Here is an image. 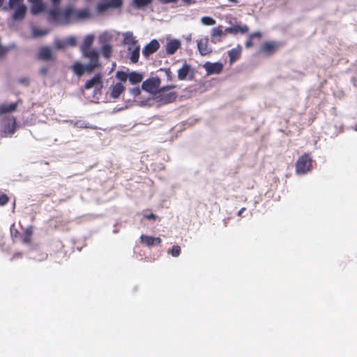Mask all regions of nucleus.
I'll list each match as a JSON object with an SVG mask.
<instances>
[{
    "instance_id": "obj_1",
    "label": "nucleus",
    "mask_w": 357,
    "mask_h": 357,
    "mask_svg": "<svg viewBox=\"0 0 357 357\" xmlns=\"http://www.w3.org/2000/svg\"><path fill=\"white\" fill-rule=\"evenodd\" d=\"M5 11L13 10L12 19L14 21H22L27 13V6L24 0H9L8 6L3 8Z\"/></svg>"
},
{
    "instance_id": "obj_2",
    "label": "nucleus",
    "mask_w": 357,
    "mask_h": 357,
    "mask_svg": "<svg viewBox=\"0 0 357 357\" xmlns=\"http://www.w3.org/2000/svg\"><path fill=\"white\" fill-rule=\"evenodd\" d=\"M62 17L65 23L69 24L89 18L90 13L87 9L75 10L69 7L61 13Z\"/></svg>"
},
{
    "instance_id": "obj_3",
    "label": "nucleus",
    "mask_w": 357,
    "mask_h": 357,
    "mask_svg": "<svg viewBox=\"0 0 357 357\" xmlns=\"http://www.w3.org/2000/svg\"><path fill=\"white\" fill-rule=\"evenodd\" d=\"M312 168V160L307 154L302 155L296 162V172L304 174L310 171Z\"/></svg>"
},
{
    "instance_id": "obj_4",
    "label": "nucleus",
    "mask_w": 357,
    "mask_h": 357,
    "mask_svg": "<svg viewBox=\"0 0 357 357\" xmlns=\"http://www.w3.org/2000/svg\"><path fill=\"white\" fill-rule=\"evenodd\" d=\"M176 85H167L161 88L158 91V97L160 98V100L163 103H169L174 101L177 97L176 93L175 92H168V91L171 89H174Z\"/></svg>"
},
{
    "instance_id": "obj_5",
    "label": "nucleus",
    "mask_w": 357,
    "mask_h": 357,
    "mask_svg": "<svg viewBox=\"0 0 357 357\" xmlns=\"http://www.w3.org/2000/svg\"><path fill=\"white\" fill-rule=\"evenodd\" d=\"M160 84V79L158 77H153L143 82L142 89L151 93H158Z\"/></svg>"
},
{
    "instance_id": "obj_6",
    "label": "nucleus",
    "mask_w": 357,
    "mask_h": 357,
    "mask_svg": "<svg viewBox=\"0 0 357 357\" xmlns=\"http://www.w3.org/2000/svg\"><path fill=\"white\" fill-rule=\"evenodd\" d=\"M96 68L95 66L90 63L82 64L79 62H76L73 66L74 73L79 77L85 73H91Z\"/></svg>"
},
{
    "instance_id": "obj_7",
    "label": "nucleus",
    "mask_w": 357,
    "mask_h": 357,
    "mask_svg": "<svg viewBox=\"0 0 357 357\" xmlns=\"http://www.w3.org/2000/svg\"><path fill=\"white\" fill-rule=\"evenodd\" d=\"M3 132L6 135L14 133L15 130V119L13 116H8L1 123Z\"/></svg>"
},
{
    "instance_id": "obj_8",
    "label": "nucleus",
    "mask_w": 357,
    "mask_h": 357,
    "mask_svg": "<svg viewBox=\"0 0 357 357\" xmlns=\"http://www.w3.org/2000/svg\"><path fill=\"white\" fill-rule=\"evenodd\" d=\"M84 58L88 59L90 64L93 65L96 68L100 66L99 61V52L95 50H92L86 52L82 53Z\"/></svg>"
},
{
    "instance_id": "obj_9",
    "label": "nucleus",
    "mask_w": 357,
    "mask_h": 357,
    "mask_svg": "<svg viewBox=\"0 0 357 357\" xmlns=\"http://www.w3.org/2000/svg\"><path fill=\"white\" fill-rule=\"evenodd\" d=\"M159 47L160 43L157 40L153 39L144 47L142 50V54L144 57L147 58L155 53Z\"/></svg>"
},
{
    "instance_id": "obj_10",
    "label": "nucleus",
    "mask_w": 357,
    "mask_h": 357,
    "mask_svg": "<svg viewBox=\"0 0 357 357\" xmlns=\"http://www.w3.org/2000/svg\"><path fill=\"white\" fill-rule=\"evenodd\" d=\"M54 8L49 11L50 20L54 22H60L61 20V13L58 8V6L61 0H51Z\"/></svg>"
},
{
    "instance_id": "obj_11",
    "label": "nucleus",
    "mask_w": 357,
    "mask_h": 357,
    "mask_svg": "<svg viewBox=\"0 0 357 357\" xmlns=\"http://www.w3.org/2000/svg\"><path fill=\"white\" fill-rule=\"evenodd\" d=\"M226 33L227 32L225 31V29L223 31L221 26L212 29L211 33V42L215 44L221 42Z\"/></svg>"
},
{
    "instance_id": "obj_12",
    "label": "nucleus",
    "mask_w": 357,
    "mask_h": 357,
    "mask_svg": "<svg viewBox=\"0 0 357 357\" xmlns=\"http://www.w3.org/2000/svg\"><path fill=\"white\" fill-rule=\"evenodd\" d=\"M197 48L200 54L202 56H206L212 51L211 48L208 46V39L207 37L197 40Z\"/></svg>"
},
{
    "instance_id": "obj_13",
    "label": "nucleus",
    "mask_w": 357,
    "mask_h": 357,
    "mask_svg": "<svg viewBox=\"0 0 357 357\" xmlns=\"http://www.w3.org/2000/svg\"><path fill=\"white\" fill-rule=\"evenodd\" d=\"M204 68L207 72L208 75L219 74L223 69V66L220 63H210L206 62L204 65Z\"/></svg>"
},
{
    "instance_id": "obj_14",
    "label": "nucleus",
    "mask_w": 357,
    "mask_h": 357,
    "mask_svg": "<svg viewBox=\"0 0 357 357\" xmlns=\"http://www.w3.org/2000/svg\"><path fill=\"white\" fill-rule=\"evenodd\" d=\"M161 238L159 237H153L142 234L140 236V242L147 247H151L153 245H158L161 243Z\"/></svg>"
},
{
    "instance_id": "obj_15",
    "label": "nucleus",
    "mask_w": 357,
    "mask_h": 357,
    "mask_svg": "<svg viewBox=\"0 0 357 357\" xmlns=\"http://www.w3.org/2000/svg\"><path fill=\"white\" fill-rule=\"evenodd\" d=\"M249 31V27L244 24V25H240V24H234L230 27H227L225 29V31L228 33L236 35L238 33L241 34H245L248 33Z\"/></svg>"
},
{
    "instance_id": "obj_16",
    "label": "nucleus",
    "mask_w": 357,
    "mask_h": 357,
    "mask_svg": "<svg viewBox=\"0 0 357 357\" xmlns=\"http://www.w3.org/2000/svg\"><path fill=\"white\" fill-rule=\"evenodd\" d=\"M191 67L188 65L186 63L183 64L182 68L178 70V78L180 80H184L186 79H192V76H190L191 73Z\"/></svg>"
},
{
    "instance_id": "obj_17",
    "label": "nucleus",
    "mask_w": 357,
    "mask_h": 357,
    "mask_svg": "<svg viewBox=\"0 0 357 357\" xmlns=\"http://www.w3.org/2000/svg\"><path fill=\"white\" fill-rule=\"evenodd\" d=\"M123 44L128 47H135L137 45V40L134 36L133 33L131 31H126L123 33Z\"/></svg>"
},
{
    "instance_id": "obj_18",
    "label": "nucleus",
    "mask_w": 357,
    "mask_h": 357,
    "mask_svg": "<svg viewBox=\"0 0 357 357\" xmlns=\"http://www.w3.org/2000/svg\"><path fill=\"white\" fill-rule=\"evenodd\" d=\"M94 36L93 34H89L85 36L82 45L80 46V50L82 54L93 49H90L94 41Z\"/></svg>"
},
{
    "instance_id": "obj_19",
    "label": "nucleus",
    "mask_w": 357,
    "mask_h": 357,
    "mask_svg": "<svg viewBox=\"0 0 357 357\" xmlns=\"http://www.w3.org/2000/svg\"><path fill=\"white\" fill-rule=\"evenodd\" d=\"M128 51L130 61L133 63H137L139 58L140 46L136 45L134 48L128 47Z\"/></svg>"
},
{
    "instance_id": "obj_20",
    "label": "nucleus",
    "mask_w": 357,
    "mask_h": 357,
    "mask_svg": "<svg viewBox=\"0 0 357 357\" xmlns=\"http://www.w3.org/2000/svg\"><path fill=\"white\" fill-rule=\"evenodd\" d=\"M181 47V42L178 40H172L166 45V52L168 54H173Z\"/></svg>"
},
{
    "instance_id": "obj_21",
    "label": "nucleus",
    "mask_w": 357,
    "mask_h": 357,
    "mask_svg": "<svg viewBox=\"0 0 357 357\" xmlns=\"http://www.w3.org/2000/svg\"><path fill=\"white\" fill-rule=\"evenodd\" d=\"M125 86L122 83L119 82L115 84L111 87V93L110 96L113 98H118L120 95L124 91Z\"/></svg>"
},
{
    "instance_id": "obj_22",
    "label": "nucleus",
    "mask_w": 357,
    "mask_h": 357,
    "mask_svg": "<svg viewBox=\"0 0 357 357\" xmlns=\"http://www.w3.org/2000/svg\"><path fill=\"white\" fill-rule=\"evenodd\" d=\"M38 58L42 60H51L52 59V51L49 47H43L39 50Z\"/></svg>"
},
{
    "instance_id": "obj_23",
    "label": "nucleus",
    "mask_w": 357,
    "mask_h": 357,
    "mask_svg": "<svg viewBox=\"0 0 357 357\" xmlns=\"http://www.w3.org/2000/svg\"><path fill=\"white\" fill-rule=\"evenodd\" d=\"M241 53V47L240 45H238L236 48H234L228 52L231 65L240 57Z\"/></svg>"
},
{
    "instance_id": "obj_24",
    "label": "nucleus",
    "mask_w": 357,
    "mask_h": 357,
    "mask_svg": "<svg viewBox=\"0 0 357 357\" xmlns=\"http://www.w3.org/2000/svg\"><path fill=\"white\" fill-rule=\"evenodd\" d=\"M102 75L100 74H96L93 78L88 80L85 84V89H90L95 86L96 84H100L101 82Z\"/></svg>"
},
{
    "instance_id": "obj_25",
    "label": "nucleus",
    "mask_w": 357,
    "mask_h": 357,
    "mask_svg": "<svg viewBox=\"0 0 357 357\" xmlns=\"http://www.w3.org/2000/svg\"><path fill=\"white\" fill-rule=\"evenodd\" d=\"M17 103L13 102L8 105L3 104L0 105V115H3L6 113H10L16 109Z\"/></svg>"
},
{
    "instance_id": "obj_26",
    "label": "nucleus",
    "mask_w": 357,
    "mask_h": 357,
    "mask_svg": "<svg viewBox=\"0 0 357 357\" xmlns=\"http://www.w3.org/2000/svg\"><path fill=\"white\" fill-rule=\"evenodd\" d=\"M142 79L143 75L139 73L133 71L129 73L128 80L132 84H138L141 82Z\"/></svg>"
},
{
    "instance_id": "obj_27",
    "label": "nucleus",
    "mask_w": 357,
    "mask_h": 357,
    "mask_svg": "<svg viewBox=\"0 0 357 357\" xmlns=\"http://www.w3.org/2000/svg\"><path fill=\"white\" fill-rule=\"evenodd\" d=\"M32 3L31 13L33 15H37L45 9V6L43 2H31Z\"/></svg>"
},
{
    "instance_id": "obj_28",
    "label": "nucleus",
    "mask_w": 357,
    "mask_h": 357,
    "mask_svg": "<svg viewBox=\"0 0 357 357\" xmlns=\"http://www.w3.org/2000/svg\"><path fill=\"white\" fill-rule=\"evenodd\" d=\"M32 234H33L32 227H29L26 228L22 236V243H29L31 242Z\"/></svg>"
},
{
    "instance_id": "obj_29",
    "label": "nucleus",
    "mask_w": 357,
    "mask_h": 357,
    "mask_svg": "<svg viewBox=\"0 0 357 357\" xmlns=\"http://www.w3.org/2000/svg\"><path fill=\"white\" fill-rule=\"evenodd\" d=\"M152 1L153 0H132V2L135 8L142 9L151 4Z\"/></svg>"
},
{
    "instance_id": "obj_30",
    "label": "nucleus",
    "mask_w": 357,
    "mask_h": 357,
    "mask_svg": "<svg viewBox=\"0 0 357 357\" xmlns=\"http://www.w3.org/2000/svg\"><path fill=\"white\" fill-rule=\"evenodd\" d=\"M101 52L105 58H110L112 53V46L110 44H105L102 46Z\"/></svg>"
},
{
    "instance_id": "obj_31",
    "label": "nucleus",
    "mask_w": 357,
    "mask_h": 357,
    "mask_svg": "<svg viewBox=\"0 0 357 357\" xmlns=\"http://www.w3.org/2000/svg\"><path fill=\"white\" fill-rule=\"evenodd\" d=\"M112 38V35L108 32H104L100 34L98 37L99 43L102 45L105 44H109V41Z\"/></svg>"
},
{
    "instance_id": "obj_32",
    "label": "nucleus",
    "mask_w": 357,
    "mask_h": 357,
    "mask_svg": "<svg viewBox=\"0 0 357 357\" xmlns=\"http://www.w3.org/2000/svg\"><path fill=\"white\" fill-rule=\"evenodd\" d=\"M275 48H276L275 43H272V42H266L262 45L261 50L262 52L271 53Z\"/></svg>"
},
{
    "instance_id": "obj_33",
    "label": "nucleus",
    "mask_w": 357,
    "mask_h": 357,
    "mask_svg": "<svg viewBox=\"0 0 357 357\" xmlns=\"http://www.w3.org/2000/svg\"><path fill=\"white\" fill-rule=\"evenodd\" d=\"M50 33L49 29H39L37 28H33L32 30V34L33 37H40L45 36Z\"/></svg>"
},
{
    "instance_id": "obj_34",
    "label": "nucleus",
    "mask_w": 357,
    "mask_h": 357,
    "mask_svg": "<svg viewBox=\"0 0 357 357\" xmlns=\"http://www.w3.org/2000/svg\"><path fill=\"white\" fill-rule=\"evenodd\" d=\"M109 8H111V7H110L108 1L99 3L97 6V11L99 13H102Z\"/></svg>"
},
{
    "instance_id": "obj_35",
    "label": "nucleus",
    "mask_w": 357,
    "mask_h": 357,
    "mask_svg": "<svg viewBox=\"0 0 357 357\" xmlns=\"http://www.w3.org/2000/svg\"><path fill=\"white\" fill-rule=\"evenodd\" d=\"M116 77L121 82H126L129 77V73H126L123 71H117L116 73Z\"/></svg>"
},
{
    "instance_id": "obj_36",
    "label": "nucleus",
    "mask_w": 357,
    "mask_h": 357,
    "mask_svg": "<svg viewBox=\"0 0 357 357\" xmlns=\"http://www.w3.org/2000/svg\"><path fill=\"white\" fill-rule=\"evenodd\" d=\"M201 22L204 25H214L215 24V20L211 17L205 16L201 18Z\"/></svg>"
},
{
    "instance_id": "obj_37",
    "label": "nucleus",
    "mask_w": 357,
    "mask_h": 357,
    "mask_svg": "<svg viewBox=\"0 0 357 357\" xmlns=\"http://www.w3.org/2000/svg\"><path fill=\"white\" fill-rule=\"evenodd\" d=\"M108 2L111 8H119L122 6L123 0H109Z\"/></svg>"
},
{
    "instance_id": "obj_38",
    "label": "nucleus",
    "mask_w": 357,
    "mask_h": 357,
    "mask_svg": "<svg viewBox=\"0 0 357 357\" xmlns=\"http://www.w3.org/2000/svg\"><path fill=\"white\" fill-rule=\"evenodd\" d=\"M66 47L75 46L77 44V38L75 36H69L65 39Z\"/></svg>"
},
{
    "instance_id": "obj_39",
    "label": "nucleus",
    "mask_w": 357,
    "mask_h": 357,
    "mask_svg": "<svg viewBox=\"0 0 357 357\" xmlns=\"http://www.w3.org/2000/svg\"><path fill=\"white\" fill-rule=\"evenodd\" d=\"M54 45H55L56 48L59 49V50H61V49L66 47L65 39L63 40H59V39L55 40Z\"/></svg>"
},
{
    "instance_id": "obj_40",
    "label": "nucleus",
    "mask_w": 357,
    "mask_h": 357,
    "mask_svg": "<svg viewBox=\"0 0 357 357\" xmlns=\"http://www.w3.org/2000/svg\"><path fill=\"white\" fill-rule=\"evenodd\" d=\"M170 253L174 257H178L181 253V248L178 245H174Z\"/></svg>"
},
{
    "instance_id": "obj_41",
    "label": "nucleus",
    "mask_w": 357,
    "mask_h": 357,
    "mask_svg": "<svg viewBox=\"0 0 357 357\" xmlns=\"http://www.w3.org/2000/svg\"><path fill=\"white\" fill-rule=\"evenodd\" d=\"M129 92L134 97H137L140 94L141 90L139 87H135L130 89Z\"/></svg>"
},
{
    "instance_id": "obj_42",
    "label": "nucleus",
    "mask_w": 357,
    "mask_h": 357,
    "mask_svg": "<svg viewBox=\"0 0 357 357\" xmlns=\"http://www.w3.org/2000/svg\"><path fill=\"white\" fill-rule=\"evenodd\" d=\"M8 202V197L5 194H0V205H5Z\"/></svg>"
},
{
    "instance_id": "obj_43",
    "label": "nucleus",
    "mask_w": 357,
    "mask_h": 357,
    "mask_svg": "<svg viewBox=\"0 0 357 357\" xmlns=\"http://www.w3.org/2000/svg\"><path fill=\"white\" fill-rule=\"evenodd\" d=\"M143 215L145 218L149 219V220H155L156 215L153 213H147L146 212L143 213Z\"/></svg>"
},
{
    "instance_id": "obj_44",
    "label": "nucleus",
    "mask_w": 357,
    "mask_h": 357,
    "mask_svg": "<svg viewBox=\"0 0 357 357\" xmlns=\"http://www.w3.org/2000/svg\"><path fill=\"white\" fill-rule=\"evenodd\" d=\"M161 70H162V71H164L165 73V75H166L167 78L168 80H172V73L170 69L166 68V69H164V70L162 69Z\"/></svg>"
},
{
    "instance_id": "obj_45",
    "label": "nucleus",
    "mask_w": 357,
    "mask_h": 357,
    "mask_svg": "<svg viewBox=\"0 0 357 357\" xmlns=\"http://www.w3.org/2000/svg\"><path fill=\"white\" fill-rule=\"evenodd\" d=\"M249 36H250V39H254L255 38H260L261 36V33L260 32L257 31V32L250 34Z\"/></svg>"
},
{
    "instance_id": "obj_46",
    "label": "nucleus",
    "mask_w": 357,
    "mask_h": 357,
    "mask_svg": "<svg viewBox=\"0 0 357 357\" xmlns=\"http://www.w3.org/2000/svg\"><path fill=\"white\" fill-rule=\"evenodd\" d=\"M252 40L253 39H250V38L249 37L248 40L246 41L245 43V47L246 48H250L252 46Z\"/></svg>"
},
{
    "instance_id": "obj_47",
    "label": "nucleus",
    "mask_w": 357,
    "mask_h": 357,
    "mask_svg": "<svg viewBox=\"0 0 357 357\" xmlns=\"http://www.w3.org/2000/svg\"><path fill=\"white\" fill-rule=\"evenodd\" d=\"M40 73L43 76H45L47 73H48V70L46 67H43L40 70Z\"/></svg>"
},
{
    "instance_id": "obj_48",
    "label": "nucleus",
    "mask_w": 357,
    "mask_h": 357,
    "mask_svg": "<svg viewBox=\"0 0 357 357\" xmlns=\"http://www.w3.org/2000/svg\"><path fill=\"white\" fill-rule=\"evenodd\" d=\"M162 3H176L178 0H159Z\"/></svg>"
},
{
    "instance_id": "obj_49",
    "label": "nucleus",
    "mask_w": 357,
    "mask_h": 357,
    "mask_svg": "<svg viewBox=\"0 0 357 357\" xmlns=\"http://www.w3.org/2000/svg\"><path fill=\"white\" fill-rule=\"evenodd\" d=\"M183 1L186 4H191L195 2V0H183Z\"/></svg>"
},
{
    "instance_id": "obj_50",
    "label": "nucleus",
    "mask_w": 357,
    "mask_h": 357,
    "mask_svg": "<svg viewBox=\"0 0 357 357\" xmlns=\"http://www.w3.org/2000/svg\"><path fill=\"white\" fill-rule=\"evenodd\" d=\"M75 126H77V127H80V128H84V125H83V123H80V122H77V123H75Z\"/></svg>"
},
{
    "instance_id": "obj_51",
    "label": "nucleus",
    "mask_w": 357,
    "mask_h": 357,
    "mask_svg": "<svg viewBox=\"0 0 357 357\" xmlns=\"http://www.w3.org/2000/svg\"><path fill=\"white\" fill-rule=\"evenodd\" d=\"M245 210V208H242L238 213V215L241 216L242 215V213Z\"/></svg>"
},
{
    "instance_id": "obj_52",
    "label": "nucleus",
    "mask_w": 357,
    "mask_h": 357,
    "mask_svg": "<svg viewBox=\"0 0 357 357\" xmlns=\"http://www.w3.org/2000/svg\"><path fill=\"white\" fill-rule=\"evenodd\" d=\"M28 79H21L20 82L23 84H26L28 83Z\"/></svg>"
},
{
    "instance_id": "obj_53",
    "label": "nucleus",
    "mask_w": 357,
    "mask_h": 357,
    "mask_svg": "<svg viewBox=\"0 0 357 357\" xmlns=\"http://www.w3.org/2000/svg\"><path fill=\"white\" fill-rule=\"evenodd\" d=\"M29 2H42L43 0H29Z\"/></svg>"
},
{
    "instance_id": "obj_54",
    "label": "nucleus",
    "mask_w": 357,
    "mask_h": 357,
    "mask_svg": "<svg viewBox=\"0 0 357 357\" xmlns=\"http://www.w3.org/2000/svg\"><path fill=\"white\" fill-rule=\"evenodd\" d=\"M191 35L188 36L187 38H186V40L189 42L191 40Z\"/></svg>"
},
{
    "instance_id": "obj_55",
    "label": "nucleus",
    "mask_w": 357,
    "mask_h": 357,
    "mask_svg": "<svg viewBox=\"0 0 357 357\" xmlns=\"http://www.w3.org/2000/svg\"><path fill=\"white\" fill-rule=\"evenodd\" d=\"M4 0H0V7L2 6Z\"/></svg>"
},
{
    "instance_id": "obj_56",
    "label": "nucleus",
    "mask_w": 357,
    "mask_h": 357,
    "mask_svg": "<svg viewBox=\"0 0 357 357\" xmlns=\"http://www.w3.org/2000/svg\"><path fill=\"white\" fill-rule=\"evenodd\" d=\"M229 1H232V2L235 3H238L237 0H229Z\"/></svg>"
},
{
    "instance_id": "obj_57",
    "label": "nucleus",
    "mask_w": 357,
    "mask_h": 357,
    "mask_svg": "<svg viewBox=\"0 0 357 357\" xmlns=\"http://www.w3.org/2000/svg\"><path fill=\"white\" fill-rule=\"evenodd\" d=\"M356 130H357V128H356Z\"/></svg>"
}]
</instances>
